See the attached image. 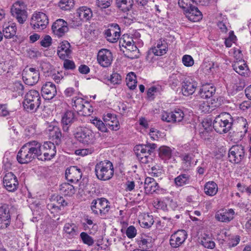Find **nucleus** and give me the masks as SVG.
<instances>
[{
	"label": "nucleus",
	"mask_w": 251,
	"mask_h": 251,
	"mask_svg": "<svg viewBox=\"0 0 251 251\" xmlns=\"http://www.w3.org/2000/svg\"><path fill=\"white\" fill-rule=\"evenodd\" d=\"M40 143L33 140L25 144L18 151L17 160L20 164H27L40 155Z\"/></svg>",
	"instance_id": "f257e3e1"
},
{
	"label": "nucleus",
	"mask_w": 251,
	"mask_h": 251,
	"mask_svg": "<svg viewBox=\"0 0 251 251\" xmlns=\"http://www.w3.org/2000/svg\"><path fill=\"white\" fill-rule=\"evenodd\" d=\"M233 126V117L226 112L221 113L216 116L213 123V127L220 134L227 132Z\"/></svg>",
	"instance_id": "f03ea898"
},
{
	"label": "nucleus",
	"mask_w": 251,
	"mask_h": 251,
	"mask_svg": "<svg viewBox=\"0 0 251 251\" xmlns=\"http://www.w3.org/2000/svg\"><path fill=\"white\" fill-rule=\"evenodd\" d=\"M95 172L97 178L101 180H108L114 175L112 163L107 160L100 161L95 165Z\"/></svg>",
	"instance_id": "7ed1b4c3"
},
{
	"label": "nucleus",
	"mask_w": 251,
	"mask_h": 251,
	"mask_svg": "<svg viewBox=\"0 0 251 251\" xmlns=\"http://www.w3.org/2000/svg\"><path fill=\"white\" fill-rule=\"evenodd\" d=\"M41 103V99L39 93L35 90L29 91L25 95L23 106L28 112H35L39 107Z\"/></svg>",
	"instance_id": "20e7f679"
},
{
	"label": "nucleus",
	"mask_w": 251,
	"mask_h": 251,
	"mask_svg": "<svg viewBox=\"0 0 251 251\" xmlns=\"http://www.w3.org/2000/svg\"><path fill=\"white\" fill-rule=\"evenodd\" d=\"M92 213L101 218H105L108 214L111 206L109 201L104 198L93 200L91 203Z\"/></svg>",
	"instance_id": "39448f33"
},
{
	"label": "nucleus",
	"mask_w": 251,
	"mask_h": 251,
	"mask_svg": "<svg viewBox=\"0 0 251 251\" xmlns=\"http://www.w3.org/2000/svg\"><path fill=\"white\" fill-rule=\"evenodd\" d=\"M40 155L38 159L41 160H49L56 154V147L53 143L46 142L43 145L40 143Z\"/></svg>",
	"instance_id": "423d86ee"
},
{
	"label": "nucleus",
	"mask_w": 251,
	"mask_h": 251,
	"mask_svg": "<svg viewBox=\"0 0 251 251\" xmlns=\"http://www.w3.org/2000/svg\"><path fill=\"white\" fill-rule=\"evenodd\" d=\"M11 12L20 24H23L26 21L27 15L26 6L24 2H15L11 8Z\"/></svg>",
	"instance_id": "0eeeda50"
},
{
	"label": "nucleus",
	"mask_w": 251,
	"mask_h": 251,
	"mask_svg": "<svg viewBox=\"0 0 251 251\" xmlns=\"http://www.w3.org/2000/svg\"><path fill=\"white\" fill-rule=\"evenodd\" d=\"M48 24V18L46 14L43 12L35 13L31 19L30 25L32 27L38 31L45 28Z\"/></svg>",
	"instance_id": "6e6552de"
},
{
	"label": "nucleus",
	"mask_w": 251,
	"mask_h": 251,
	"mask_svg": "<svg viewBox=\"0 0 251 251\" xmlns=\"http://www.w3.org/2000/svg\"><path fill=\"white\" fill-rule=\"evenodd\" d=\"M22 78L26 85H33L39 80V72L33 68H25L23 71Z\"/></svg>",
	"instance_id": "1a4fd4ad"
},
{
	"label": "nucleus",
	"mask_w": 251,
	"mask_h": 251,
	"mask_svg": "<svg viewBox=\"0 0 251 251\" xmlns=\"http://www.w3.org/2000/svg\"><path fill=\"white\" fill-rule=\"evenodd\" d=\"M74 134L75 138L83 144H89L93 142V132L88 128L78 127Z\"/></svg>",
	"instance_id": "9d476101"
},
{
	"label": "nucleus",
	"mask_w": 251,
	"mask_h": 251,
	"mask_svg": "<svg viewBox=\"0 0 251 251\" xmlns=\"http://www.w3.org/2000/svg\"><path fill=\"white\" fill-rule=\"evenodd\" d=\"M244 156V148L242 145L233 146L228 151L229 159L232 163H240L243 159Z\"/></svg>",
	"instance_id": "9b49d317"
},
{
	"label": "nucleus",
	"mask_w": 251,
	"mask_h": 251,
	"mask_svg": "<svg viewBox=\"0 0 251 251\" xmlns=\"http://www.w3.org/2000/svg\"><path fill=\"white\" fill-rule=\"evenodd\" d=\"M187 233L183 229L178 230L171 235L169 242L173 248H177L185 242L187 238Z\"/></svg>",
	"instance_id": "f8f14e48"
},
{
	"label": "nucleus",
	"mask_w": 251,
	"mask_h": 251,
	"mask_svg": "<svg viewBox=\"0 0 251 251\" xmlns=\"http://www.w3.org/2000/svg\"><path fill=\"white\" fill-rule=\"evenodd\" d=\"M106 40L110 43H116L120 39L121 29L117 24L109 25L108 28L104 31Z\"/></svg>",
	"instance_id": "ddd939ff"
},
{
	"label": "nucleus",
	"mask_w": 251,
	"mask_h": 251,
	"mask_svg": "<svg viewBox=\"0 0 251 251\" xmlns=\"http://www.w3.org/2000/svg\"><path fill=\"white\" fill-rule=\"evenodd\" d=\"M53 34L58 37H62L69 31L68 25L67 22L62 19L56 20L51 27Z\"/></svg>",
	"instance_id": "4468645a"
},
{
	"label": "nucleus",
	"mask_w": 251,
	"mask_h": 251,
	"mask_svg": "<svg viewBox=\"0 0 251 251\" xmlns=\"http://www.w3.org/2000/svg\"><path fill=\"white\" fill-rule=\"evenodd\" d=\"M3 185L8 191L15 192L19 186L17 177L12 172L6 173L3 178Z\"/></svg>",
	"instance_id": "2eb2a0df"
},
{
	"label": "nucleus",
	"mask_w": 251,
	"mask_h": 251,
	"mask_svg": "<svg viewBox=\"0 0 251 251\" xmlns=\"http://www.w3.org/2000/svg\"><path fill=\"white\" fill-rule=\"evenodd\" d=\"M168 50V45L165 40L161 39L157 41L156 46L150 49L147 55V59L149 60L152 58L153 54L160 56L165 54Z\"/></svg>",
	"instance_id": "dca6fc26"
},
{
	"label": "nucleus",
	"mask_w": 251,
	"mask_h": 251,
	"mask_svg": "<svg viewBox=\"0 0 251 251\" xmlns=\"http://www.w3.org/2000/svg\"><path fill=\"white\" fill-rule=\"evenodd\" d=\"M97 60L101 66L108 67L111 65L113 60L112 53L109 50L101 49L98 53Z\"/></svg>",
	"instance_id": "f3484780"
},
{
	"label": "nucleus",
	"mask_w": 251,
	"mask_h": 251,
	"mask_svg": "<svg viewBox=\"0 0 251 251\" xmlns=\"http://www.w3.org/2000/svg\"><path fill=\"white\" fill-rule=\"evenodd\" d=\"M41 93L45 99L51 100L56 95V86L53 83L47 82L42 86Z\"/></svg>",
	"instance_id": "a211bd4d"
},
{
	"label": "nucleus",
	"mask_w": 251,
	"mask_h": 251,
	"mask_svg": "<svg viewBox=\"0 0 251 251\" xmlns=\"http://www.w3.org/2000/svg\"><path fill=\"white\" fill-rule=\"evenodd\" d=\"M133 37L127 34H124L120 39L119 46L126 49L130 52L136 51L138 49L134 44Z\"/></svg>",
	"instance_id": "6ab92c4d"
},
{
	"label": "nucleus",
	"mask_w": 251,
	"mask_h": 251,
	"mask_svg": "<svg viewBox=\"0 0 251 251\" xmlns=\"http://www.w3.org/2000/svg\"><path fill=\"white\" fill-rule=\"evenodd\" d=\"M66 179L71 182H77L82 177V173L76 166H71L66 170Z\"/></svg>",
	"instance_id": "aec40b11"
},
{
	"label": "nucleus",
	"mask_w": 251,
	"mask_h": 251,
	"mask_svg": "<svg viewBox=\"0 0 251 251\" xmlns=\"http://www.w3.org/2000/svg\"><path fill=\"white\" fill-rule=\"evenodd\" d=\"M72 52L70 44L67 41H62L57 48V53L61 59L69 58Z\"/></svg>",
	"instance_id": "412c9836"
},
{
	"label": "nucleus",
	"mask_w": 251,
	"mask_h": 251,
	"mask_svg": "<svg viewBox=\"0 0 251 251\" xmlns=\"http://www.w3.org/2000/svg\"><path fill=\"white\" fill-rule=\"evenodd\" d=\"M77 16L79 17V20L76 22L75 26H79L81 25V21L89 20L93 15L92 11L90 8L86 6L79 7L76 11Z\"/></svg>",
	"instance_id": "4be33fe9"
},
{
	"label": "nucleus",
	"mask_w": 251,
	"mask_h": 251,
	"mask_svg": "<svg viewBox=\"0 0 251 251\" xmlns=\"http://www.w3.org/2000/svg\"><path fill=\"white\" fill-rule=\"evenodd\" d=\"M158 183L154 178L150 177H146L144 181V189L147 194H152L158 189Z\"/></svg>",
	"instance_id": "5701e85b"
},
{
	"label": "nucleus",
	"mask_w": 251,
	"mask_h": 251,
	"mask_svg": "<svg viewBox=\"0 0 251 251\" xmlns=\"http://www.w3.org/2000/svg\"><path fill=\"white\" fill-rule=\"evenodd\" d=\"M233 126H236L241 133L245 134L248 131V124L246 119L243 117H233Z\"/></svg>",
	"instance_id": "b1692460"
},
{
	"label": "nucleus",
	"mask_w": 251,
	"mask_h": 251,
	"mask_svg": "<svg viewBox=\"0 0 251 251\" xmlns=\"http://www.w3.org/2000/svg\"><path fill=\"white\" fill-rule=\"evenodd\" d=\"M234 214V210L232 209H229L218 212L215 217L219 221L227 223L233 219Z\"/></svg>",
	"instance_id": "393cba45"
},
{
	"label": "nucleus",
	"mask_w": 251,
	"mask_h": 251,
	"mask_svg": "<svg viewBox=\"0 0 251 251\" xmlns=\"http://www.w3.org/2000/svg\"><path fill=\"white\" fill-rule=\"evenodd\" d=\"M186 17L190 21L193 22L199 21L202 18L201 12L197 7L192 6L186 12Z\"/></svg>",
	"instance_id": "a878e982"
},
{
	"label": "nucleus",
	"mask_w": 251,
	"mask_h": 251,
	"mask_svg": "<svg viewBox=\"0 0 251 251\" xmlns=\"http://www.w3.org/2000/svg\"><path fill=\"white\" fill-rule=\"evenodd\" d=\"M197 83L195 81H186L183 82L182 86V93L184 96H189L192 95L195 91Z\"/></svg>",
	"instance_id": "bb28decb"
},
{
	"label": "nucleus",
	"mask_w": 251,
	"mask_h": 251,
	"mask_svg": "<svg viewBox=\"0 0 251 251\" xmlns=\"http://www.w3.org/2000/svg\"><path fill=\"white\" fill-rule=\"evenodd\" d=\"M174 183L177 187L189 185L191 183V176L188 174H181L175 178Z\"/></svg>",
	"instance_id": "cd10ccee"
},
{
	"label": "nucleus",
	"mask_w": 251,
	"mask_h": 251,
	"mask_svg": "<svg viewBox=\"0 0 251 251\" xmlns=\"http://www.w3.org/2000/svg\"><path fill=\"white\" fill-rule=\"evenodd\" d=\"M215 88L209 84L203 85L200 90L199 94L203 99L210 98L215 93Z\"/></svg>",
	"instance_id": "c85d7f7f"
},
{
	"label": "nucleus",
	"mask_w": 251,
	"mask_h": 251,
	"mask_svg": "<svg viewBox=\"0 0 251 251\" xmlns=\"http://www.w3.org/2000/svg\"><path fill=\"white\" fill-rule=\"evenodd\" d=\"M157 145L154 143H148L145 145H139L135 147V153H152Z\"/></svg>",
	"instance_id": "c756f323"
},
{
	"label": "nucleus",
	"mask_w": 251,
	"mask_h": 251,
	"mask_svg": "<svg viewBox=\"0 0 251 251\" xmlns=\"http://www.w3.org/2000/svg\"><path fill=\"white\" fill-rule=\"evenodd\" d=\"M159 156L165 162H167L172 156V149L167 146H163L159 148Z\"/></svg>",
	"instance_id": "7c9ffc66"
},
{
	"label": "nucleus",
	"mask_w": 251,
	"mask_h": 251,
	"mask_svg": "<svg viewBox=\"0 0 251 251\" xmlns=\"http://www.w3.org/2000/svg\"><path fill=\"white\" fill-rule=\"evenodd\" d=\"M233 70L241 75H245L248 70V67L244 60H239L232 64Z\"/></svg>",
	"instance_id": "2f4dec72"
},
{
	"label": "nucleus",
	"mask_w": 251,
	"mask_h": 251,
	"mask_svg": "<svg viewBox=\"0 0 251 251\" xmlns=\"http://www.w3.org/2000/svg\"><path fill=\"white\" fill-rule=\"evenodd\" d=\"M133 3V0H116L117 7L124 12L129 11Z\"/></svg>",
	"instance_id": "473e14b6"
},
{
	"label": "nucleus",
	"mask_w": 251,
	"mask_h": 251,
	"mask_svg": "<svg viewBox=\"0 0 251 251\" xmlns=\"http://www.w3.org/2000/svg\"><path fill=\"white\" fill-rule=\"evenodd\" d=\"M3 34L5 38H11L15 35L16 32L15 24L12 23L9 25L5 24L3 26Z\"/></svg>",
	"instance_id": "72a5a7b5"
},
{
	"label": "nucleus",
	"mask_w": 251,
	"mask_h": 251,
	"mask_svg": "<svg viewBox=\"0 0 251 251\" xmlns=\"http://www.w3.org/2000/svg\"><path fill=\"white\" fill-rule=\"evenodd\" d=\"M218 185L214 181H209L204 185V193L208 196H215L218 192Z\"/></svg>",
	"instance_id": "f704fd0d"
},
{
	"label": "nucleus",
	"mask_w": 251,
	"mask_h": 251,
	"mask_svg": "<svg viewBox=\"0 0 251 251\" xmlns=\"http://www.w3.org/2000/svg\"><path fill=\"white\" fill-rule=\"evenodd\" d=\"M64 231L72 237L77 235L79 233L78 227L74 223L65 224L64 226Z\"/></svg>",
	"instance_id": "c9c22d12"
},
{
	"label": "nucleus",
	"mask_w": 251,
	"mask_h": 251,
	"mask_svg": "<svg viewBox=\"0 0 251 251\" xmlns=\"http://www.w3.org/2000/svg\"><path fill=\"white\" fill-rule=\"evenodd\" d=\"M139 222L142 227L149 228L153 225L154 220L152 216L145 214L140 218Z\"/></svg>",
	"instance_id": "e433bc0d"
},
{
	"label": "nucleus",
	"mask_w": 251,
	"mask_h": 251,
	"mask_svg": "<svg viewBox=\"0 0 251 251\" xmlns=\"http://www.w3.org/2000/svg\"><path fill=\"white\" fill-rule=\"evenodd\" d=\"M60 191L62 194L69 196H72L75 192L74 186L68 183H64L60 185Z\"/></svg>",
	"instance_id": "4c0bfd02"
},
{
	"label": "nucleus",
	"mask_w": 251,
	"mask_h": 251,
	"mask_svg": "<svg viewBox=\"0 0 251 251\" xmlns=\"http://www.w3.org/2000/svg\"><path fill=\"white\" fill-rule=\"evenodd\" d=\"M85 102L86 100L83 99L75 97L73 98L71 104L74 110L79 112V111L81 110L82 106Z\"/></svg>",
	"instance_id": "58836bf2"
},
{
	"label": "nucleus",
	"mask_w": 251,
	"mask_h": 251,
	"mask_svg": "<svg viewBox=\"0 0 251 251\" xmlns=\"http://www.w3.org/2000/svg\"><path fill=\"white\" fill-rule=\"evenodd\" d=\"M214 64L212 62H204L201 65L200 71L205 75H209L213 72Z\"/></svg>",
	"instance_id": "ea45409f"
},
{
	"label": "nucleus",
	"mask_w": 251,
	"mask_h": 251,
	"mask_svg": "<svg viewBox=\"0 0 251 251\" xmlns=\"http://www.w3.org/2000/svg\"><path fill=\"white\" fill-rule=\"evenodd\" d=\"M126 85L131 90H134L137 86L136 75L133 72L129 73L126 77Z\"/></svg>",
	"instance_id": "a19ab883"
},
{
	"label": "nucleus",
	"mask_w": 251,
	"mask_h": 251,
	"mask_svg": "<svg viewBox=\"0 0 251 251\" xmlns=\"http://www.w3.org/2000/svg\"><path fill=\"white\" fill-rule=\"evenodd\" d=\"M75 121V114L72 111H66L61 119V124H72Z\"/></svg>",
	"instance_id": "79ce46f5"
},
{
	"label": "nucleus",
	"mask_w": 251,
	"mask_h": 251,
	"mask_svg": "<svg viewBox=\"0 0 251 251\" xmlns=\"http://www.w3.org/2000/svg\"><path fill=\"white\" fill-rule=\"evenodd\" d=\"M74 4V0H61L58 5L63 10H70L73 8Z\"/></svg>",
	"instance_id": "37998d69"
},
{
	"label": "nucleus",
	"mask_w": 251,
	"mask_h": 251,
	"mask_svg": "<svg viewBox=\"0 0 251 251\" xmlns=\"http://www.w3.org/2000/svg\"><path fill=\"white\" fill-rule=\"evenodd\" d=\"M52 138V140L54 142L56 145H59L61 142L62 133L59 128L55 127L54 132L51 133L50 136Z\"/></svg>",
	"instance_id": "c03bdc74"
},
{
	"label": "nucleus",
	"mask_w": 251,
	"mask_h": 251,
	"mask_svg": "<svg viewBox=\"0 0 251 251\" xmlns=\"http://www.w3.org/2000/svg\"><path fill=\"white\" fill-rule=\"evenodd\" d=\"M91 123L94 125L100 131L103 132L107 131V126L105 123H104L102 121L98 119L97 118L92 120Z\"/></svg>",
	"instance_id": "a18cd8bd"
},
{
	"label": "nucleus",
	"mask_w": 251,
	"mask_h": 251,
	"mask_svg": "<svg viewBox=\"0 0 251 251\" xmlns=\"http://www.w3.org/2000/svg\"><path fill=\"white\" fill-rule=\"evenodd\" d=\"M201 244L205 248L210 249H213L215 246V243L207 235L201 238Z\"/></svg>",
	"instance_id": "49530a36"
},
{
	"label": "nucleus",
	"mask_w": 251,
	"mask_h": 251,
	"mask_svg": "<svg viewBox=\"0 0 251 251\" xmlns=\"http://www.w3.org/2000/svg\"><path fill=\"white\" fill-rule=\"evenodd\" d=\"M163 91V87L159 85L153 86L150 87L147 92V95L149 97H151L154 95L160 94Z\"/></svg>",
	"instance_id": "de8ad7c7"
},
{
	"label": "nucleus",
	"mask_w": 251,
	"mask_h": 251,
	"mask_svg": "<svg viewBox=\"0 0 251 251\" xmlns=\"http://www.w3.org/2000/svg\"><path fill=\"white\" fill-rule=\"evenodd\" d=\"M173 123L181 122L184 117V114L183 111L180 109H176L173 111Z\"/></svg>",
	"instance_id": "09e8293b"
},
{
	"label": "nucleus",
	"mask_w": 251,
	"mask_h": 251,
	"mask_svg": "<svg viewBox=\"0 0 251 251\" xmlns=\"http://www.w3.org/2000/svg\"><path fill=\"white\" fill-rule=\"evenodd\" d=\"M113 0H96V5L102 11L109 8L112 3Z\"/></svg>",
	"instance_id": "8fccbe9b"
},
{
	"label": "nucleus",
	"mask_w": 251,
	"mask_h": 251,
	"mask_svg": "<svg viewBox=\"0 0 251 251\" xmlns=\"http://www.w3.org/2000/svg\"><path fill=\"white\" fill-rule=\"evenodd\" d=\"M80 236L83 243L89 246H92L94 243L93 238L86 232H81Z\"/></svg>",
	"instance_id": "3c124183"
},
{
	"label": "nucleus",
	"mask_w": 251,
	"mask_h": 251,
	"mask_svg": "<svg viewBox=\"0 0 251 251\" xmlns=\"http://www.w3.org/2000/svg\"><path fill=\"white\" fill-rule=\"evenodd\" d=\"M201 124L203 127V128L201 129V130H202V134H204L207 132L212 131V128L213 127L211 126V120L206 119L202 122ZM202 135H203V134H202Z\"/></svg>",
	"instance_id": "603ef678"
},
{
	"label": "nucleus",
	"mask_w": 251,
	"mask_h": 251,
	"mask_svg": "<svg viewBox=\"0 0 251 251\" xmlns=\"http://www.w3.org/2000/svg\"><path fill=\"white\" fill-rule=\"evenodd\" d=\"M93 108L89 102L86 101L85 104L82 106L81 110L79 112H81V114L84 116L90 115L93 112Z\"/></svg>",
	"instance_id": "864d4df0"
},
{
	"label": "nucleus",
	"mask_w": 251,
	"mask_h": 251,
	"mask_svg": "<svg viewBox=\"0 0 251 251\" xmlns=\"http://www.w3.org/2000/svg\"><path fill=\"white\" fill-rule=\"evenodd\" d=\"M182 164L186 167L190 166L193 160L192 156L189 153H184L180 156Z\"/></svg>",
	"instance_id": "5fc2aeb1"
},
{
	"label": "nucleus",
	"mask_w": 251,
	"mask_h": 251,
	"mask_svg": "<svg viewBox=\"0 0 251 251\" xmlns=\"http://www.w3.org/2000/svg\"><path fill=\"white\" fill-rule=\"evenodd\" d=\"M191 2V0H178V4L180 8L186 12L193 6Z\"/></svg>",
	"instance_id": "6e6d98bb"
},
{
	"label": "nucleus",
	"mask_w": 251,
	"mask_h": 251,
	"mask_svg": "<svg viewBox=\"0 0 251 251\" xmlns=\"http://www.w3.org/2000/svg\"><path fill=\"white\" fill-rule=\"evenodd\" d=\"M108 80L113 85L119 84L121 82L122 77L119 74L114 73L110 75Z\"/></svg>",
	"instance_id": "4d7b16f0"
},
{
	"label": "nucleus",
	"mask_w": 251,
	"mask_h": 251,
	"mask_svg": "<svg viewBox=\"0 0 251 251\" xmlns=\"http://www.w3.org/2000/svg\"><path fill=\"white\" fill-rule=\"evenodd\" d=\"M161 119L168 123H173V111H163L161 114Z\"/></svg>",
	"instance_id": "13d9d810"
},
{
	"label": "nucleus",
	"mask_w": 251,
	"mask_h": 251,
	"mask_svg": "<svg viewBox=\"0 0 251 251\" xmlns=\"http://www.w3.org/2000/svg\"><path fill=\"white\" fill-rule=\"evenodd\" d=\"M151 153H136L137 157L142 163L147 164L149 162V159H150V155Z\"/></svg>",
	"instance_id": "bf43d9fd"
},
{
	"label": "nucleus",
	"mask_w": 251,
	"mask_h": 251,
	"mask_svg": "<svg viewBox=\"0 0 251 251\" xmlns=\"http://www.w3.org/2000/svg\"><path fill=\"white\" fill-rule=\"evenodd\" d=\"M3 217H10L8 205L6 204L0 206V218L1 219Z\"/></svg>",
	"instance_id": "052dcab7"
},
{
	"label": "nucleus",
	"mask_w": 251,
	"mask_h": 251,
	"mask_svg": "<svg viewBox=\"0 0 251 251\" xmlns=\"http://www.w3.org/2000/svg\"><path fill=\"white\" fill-rule=\"evenodd\" d=\"M126 234L128 238H133L137 234V230L133 226H130L126 230Z\"/></svg>",
	"instance_id": "680f3d73"
},
{
	"label": "nucleus",
	"mask_w": 251,
	"mask_h": 251,
	"mask_svg": "<svg viewBox=\"0 0 251 251\" xmlns=\"http://www.w3.org/2000/svg\"><path fill=\"white\" fill-rule=\"evenodd\" d=\"M94 151L93 148L79 149L75 151V154L78 155L85 156L91 154Z\"/></svg>",
	"instance_id": "e2e57ef3"
},
{
	"label": "nucleus",
	"mask_w": 251,
	"mask_h": 251,
	"mask_svg": "<svg viewBox=\"0 0 251 251\" xmlns=\"http://www.w3.org/2000/svg\"><path fill=\"white\" fill-rule=\"evenodd\" d=\"M182 62L183 64L187 67H191L194 64V60L191 56L189 55H185L183 56Z\"/></svg>",
	"instance_id": "0e129e2a"
},
{
	"label": "nucleus",
	"mask_w": 251,
	"mask_h": 251,
	"mask_svg": "<svg viewBox=\"0 0 251 251\" xmlns=\"http://www.w3.org/2000/svg\"><path fill=\"white\" fill-rule=\"evenodd\" d=\"M154 207L157 209H162L163 210H166L167 209V206L166 203L159 200H156L154 201L153 202Z\"/></svg>",
	"instance_id": "69168bd1"
},
{
	"label": "nucleus",
	"mask_w": 251,
	"mask_h": 251,
	"mask_svg": "<svg viewBox=\"0 0 251 251\" xmlns=\"http://www.w3.org/2000/svg\"><path fill=\"white\" fill-rule=\"evenodd\" d=\"M12 89L13 91L17 92L19 94H23L24 87L20 81H16L13 84Z\"/></svg>",
	"instance_id": "338daca9"
},
{
	"label": "nucleus",
	"mask_w": 251,
	"mask_h": 251,
	"mask_svg": "<svg viewBox=\"0 0 251 251\" xmlns=\"http://www.w3.org/2000/svg\"><path fill=\"white\" fill-rule=\"evenodd\" d=\"M51 38L48 35H46L41 40L40 44L42 47L48 48L51 45Z\"/></svg>",
	"instance_id": "774afa93"
}]
</instances>
